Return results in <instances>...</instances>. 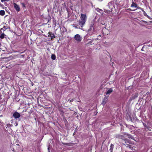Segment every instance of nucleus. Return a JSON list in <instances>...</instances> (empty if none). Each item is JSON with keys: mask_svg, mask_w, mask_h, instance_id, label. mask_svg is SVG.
<instances>
[{"mask_svg": "<svg viewBox=\"0 0 152 152\" xmlns=\"http://www.w3.org/2000/svg\"><path fill=\"white\" fill-rule=\"evenodd\" d=\"M73 100H74V99H71V100H70V102H72L73 101Z\"/></svg>", "mask_w": 152, "mask_h": 152, "instance_id": "obj_28", "label": "nucleus"}, {"mask_svg": "<svg viewBox=\"0 0 152 152\" xmlns=\"http://www.w3.org/2000/svg\"><path fill=\"white\" fill-rule=\"evenodd\" d=\"M112 152V150L111 151V152Z\"/></svg>", "mask_w": 152, "mask_h": 152, "instance_id": "obj_34", "label": "nucleus"}, {"mask_svg": "<svg viewBox=\"0 0 152 152\" xmlns=\"http://www.w3.org/2000/svg\"><path fill=\"white\" fill-rule=\"evenodd\" d=\"M21 5H22V7H25V4H24V3H21Z\"/></svg>", "mask_w": 152, "mask_h": 152, "instance_id": "obj_24", "label": "nucleus"}, {"mask_svg": "<svg viewBox=\"0 0 152 152\" xmlns=\"http://www.w3.org/2000/svg\"><path fill=\"white\" fill-rule=\"evenodd\" d=\"M95 10L98 12L100 13V14L101 15L103 14V10L101 9H100L99 8H97L95 9Z\"/></svg>", "mask_w": 152, "mask_h": 152, "instance_id": "obj_10", "label": "nucleus"}, {"mask_svg": "<svg viewBox=\"0 0 152 152\" xmlns=\"http://www.w3.org/2000/svg\"><path fill=\"white\" fill-rule=\"evenodd\" d=\"M24 55H17V57H19V58H23L24 57Z\"/></svg>", "mask_w": 152, "mask_h": 152, "instance_id": "obj_18", "label": "nucleus"}, {"mask_svg": "<svg viewBox=\"0 0 152 152\" xmlns=\"http://www.w3.org/2000/svg\"><path fill=\"white\" fill-rule=\"evenodd\" d=\"M9 0H1V2H3L4 1H9Z\"/></svg>", "mask_w": 152, "mask_h": 152, "instance_id": "obj_23", "label": "nucleus"}, {"mask_svg": "<svg viewBox=\"0 0 152 152\" xmlns=\"http://www.w3.org/2000/svg\"><path fill=\"white\" fill-rule=\"evenodd\" d=\"M5 34L4 33H3L1 34V35H0V38L1 39H3L4 37Z\"/></svg>", "mask_w": 152, "mask_h": 152, "instance_id": "obj_16", "label": "nucleus"}, {"mask_svg": "<svg viewBox=\"0 0 152 152\" xmlns=\"http://www.w3.org/2000/svg\"><path fill=\"white\" fill-rule=\"evenodd\" d=\"M129 147L131 149H133V147H132V146L131 145H129Z\"/></svg>", "mask_w": 152, "mask_h": 152, "instance_id": "obj_22", "label": "nucleus"}, {"mask_svg": "<svg viewBox=\"0 0 152 152\" xmlns=\"http://www.w3.org/2000/svg\"><path fill=\"white\" fill-rule=\"evenodd\" d=\"M14 7L16 10L17 12H19L20 11V8L19 6L16 4L14 3L13 4Z\"/></svg>", "mask_w": 152, "mask_h": 152, "instance_id": "obj_6", "label": "nucleus"}, {"mask_svg": "<svg viewBox=\"0 0 152 152\" xmlns=\"http://www.w3.org/2000/svg\"><path fill=\"white\" fill-rule=\"evenodd\" d=\"M144 15H145V16H148V15H146V14H145V13H144Z\"/></svg>", "mask_w": 152, "mask_h": 152, "instance_id": "obj_31", "label": "nucleus"}, {"mask_svg": "<svg viewBox=\"0 0 152 152\" xmlns=\"http://www.w3.org/2000/svg\"><path fill=\"white\" fill-rule=\"evenodd\" d=\"M15 126H17L18 125V123L16 122V123H15Z\"/></svg>", "mask_w": 152, "mask_h": 152, "instance_id": "obj_27", "label": "nucleus"}, {"mask_svg": "<svg viewBox=\"0 0 152 152\" xmlns=\"http://www.w3.org/2000/svg\"><path fill=\"white\" fill-rule=\"evenodd\" d=\"M13 116L16 119L19 118L20 116V115L18 113L15 112L13 114Z\"/></svg>", "mask_w": 152, "mask_h": 152, "instance_id": "obj_5", "label": "nucleus"}, {"mask_svg": "<svg viewBox=\"0 0 152 152\" xmlns=\"http://www.w3.org/2000/svg\"><path fill=\"white\" fill-rule=\"evenodd\" d=\"M5 11L4 10L0 11V15L2 16H4L5 15Z\"/></svg>", "mask_w": 152, "mask_h": 152, "instance_id": "obj_14", "label": "nucleus"}, {"mask_svg": "<svg viewBox=\"0 0 152 152\" xmlns=\"http://www.w3.org/2000/svg\"><path fill=\"white\" fill-rule=\"evenodd\" d=\"M94 24L95 22L94 20L91 22L90 26V28L88 29V31H91L92 30Z\"/></svg>", "mask_w": 152, "mask_h": 152, "instance_id": "obj_7", "label": "nucleus"}, {"mask_svg": "<svg viewBox=\"0 0 152 152\" xmlns=\"http://www.w3.org/2000/svg\"><path fill=\"white\" fill-rule=\"evenodd\" d=\"M149 94H150V93H149V92H147L146 93V94H145V95H143V97H144V96H148V95Z\"/></svg>", "mask_w": 152, "mask_h": 152, "instance_id": "obj_19", "label": "nucleus"}, {"mask_svg": "<svg viewBox=\"0 0 152 152\" xmlns=\"http://www.w3.org/2000/svg\"><path fill=\"white\" fill-rule=\"evenodd\" d=\"M138 97V94L137 93H136L134 95L132 96L129 99L128 103L130 104L131 101L137 98Z\"/></svg>", "mask_w": 152, "mask_h": 152, "instance_id": "obj_2", "label": "nucleus"}, {"mask_svg": "<svg viewBox=\"0 0 152 152\" xmlns=\"http://www.w3.org/2000/svg\"><path fill=\"white\" fill-rule=\"evenodd\" d=\"M127 136H129V137L131 136V135L130 134H126Z\"/></svg>", "mask_w": 152, "mask_h": 152, "instance_id": "obj_26", "label": "nucleus"}, {"mask_svg": "<svg viewBox=\"0 0 152 152\" xmlns=\"http://www.w3.org/2000/svg\"><path fill=\"white\" fill-rule=\"evenodd\" d=\"M17 57V55H15L14 56H11L9 57H8L9 58H10L11 59H13L16 58Z\"/></svg>", "mask_w": 152, "mask_h": 152, "instance_id": "obj_12", "label": "nucleus"}, {"mask_svg": "<svg viewBox=\"0 0 152 152\" xmlns=\"http://www.w3.org/2000/svg\"><path fill=\"white\" fill-rule=\"evenodd\" d=\"M113 92V90L112 88H110L107 91L106 93V95H109L111 93H112Z\"/></svg>", "mask_w": 152, "mask_h": 152, "instance_id": "obj_8", "label": "nucleus"}, {"mask_svg": "<svg viewBox=\"0 0 152 152\" xmlns=\"http://www.w3.org/2000/svg\"><path fill=\"white\" fill-rule=\"evenodd\" d=\"M116 137L124 140H126V139L124 137V136L121 135H117Z\"/></svg>", "mask_w": 152, "mask_h": 152, "instance_id": "obj_9", "label": "nucleus"}, {"mask_svg": "<svg viewBox=\"0 0 152 152\" xmlns=\"http://www.w3.org/2000/svg\"><path fill=\"white\" fill-rule=\"evenodd\" d=\"M131 7H137V5L136 4V3H134V2H133V1L132 2V4L131 5Z\"/></svg>", "mask_w": 152, "mask_h": 152, "instance_id": "obj_13", "label": "nucleus"}, {"mask_svg": "<svg viewBox=\"0 0 152 152\" xmlns=\"http://www.w3.org/2000/svg\"><path fill=\"white\" fill-rule=\"evenodd\" d=\"M86 18V15L82 13L81 14L80 19L79 21V25L80 26L81 29H83V27L85 24Z\"/></svg>", "mask_w": 152, "mask_h": 152, "instance_id": "obj_1", "label": "nucleus"}, {"mask_svg": "<svg viewBox=\"0 0 152 152\" xmlns=\"http://www.w3.org/2000/svg\"><path fill=\"white\" fill-rule=\"evenodd\" d=\"M143 125H144V126H145V127H146V125L145 124L143 123Z\"/></svg>", "mask_w": 152, "mask_h": 152, "instance_id": "obj_30", "label": "nucleus"}, {"mask_svg": "<svg viewBox=\"0 0 152 152\" xmlns=\"http://www.w3.org/2000/svg\"><path fill=\"white\" fill-rule=\"evenodd\" d=\"M128 10H130V11H133L135 10H132L130 8L128 9Z\"/></svg>", "mask_w": 152, "mask_h": 152, "instance_id": "obj_25", "label": "nucleus"}, {"mask_svg": "<svg viewBox=\"0 0 152 152\" xmlns=\"http://www.w3.org/2000/svg\"><path fill=\"white\" fill-rule=\"evenodd\" d=\"M51 58L53 60H54L56 58V56L54 54H52L51 56Z\"/></svg>", "mask_w": 152, "mask_h": 152, "instance_id": "obj_15", "label": "nucleus"}, {"mask_svg": "<svg viewBox=\"0 0 152 152\" xmlns=\"http://www.w3.org/2000/svg\"><path fill=\"white\" fill-rule=\"evenodd\" d=\"M75 27L76 28L81 29L80 26L79 25H77L76 26H75Z\"/></svg>", "mask_w": 152, "mask_h": 152, "instance_id": "obj_17", "label": "nucleus"}, {"mask_svg": "<svg viewBox=\"0 0 152 152\" xmlns=\"http://www.w3.org/2000/svg\"><path fill=\"white\" fill-rule=\"evenodd\" d=\"M75 39L77 41L80 42L82 39V37L78 34H77L75 35L74 37Z\"/></svg>", "mask_w": 152, "mask_h": 152, "instance_id": "obj_3", "label": "nucleus"}, {"mask_svg": "<svg viewBox=\"0 0 152 152\" xmlns=\"http://www.w3.org/2000/svg\"><path fill=\"white\" fill-rule=\"evenodd\" d=\"M23 53V52H22L20 53Z\"/></svg>", "mask_w": 152, "mask_h": 152, "instance_id": "obj_33", "label": "nucleus"}, {"mask_svg": "<svg viewBox=\"0 0 152 152\" xmlns=\"http://www.w3.org/2000/svg\"><path fill=\"white\" fill-rule=\"evenodd\" d=\"M108 97V96H105L103 99L102 102V104L103 105H104L108 101L107 98Z\"/></svg>", "mask_w": 152, "mask_h": 152, "instance_id": "obj_4", "label": "nucleus"}, {"mask_svg": "<svg viewBox=\"0 0 152 152\" xmlns=\"http://www.w3.org/2000/svg\"><path fill=\"white\" fill-rule=\"evenodd\" d=\"M136 7L137 8V9H140L144 13H145V11L143 10L140 7L137 6V7Z\"/></svg>", "mask_w": 152, "mask_h": 152, "instance_id": "obj_21", "label": "nucleus"}, {"mask_svg": "<svg viewBox=\"0 0 152 152\" xmlns=\"http://www.w3.org/2000/svg\"><path fill=\"white\" fill-rule=\"evenodd\" d=\"M48 152H50V150L49 149V147L48 148Z\"/></svg>", "mask_w": 152, "mask_h": 152, "instance_id": "obj_29", "label": "nucleus"}, {"mask_svg": "<svg viewBox=\"0 0 152 152\" xmlns=\"http://www.w3.org/2000/svg\"><path fill=\"white\" fill-rule=\"evenodd\" d=\"M92 43V41H90V42H89V43Z\"/></svg>", "mask_w": 152, "mask_h": 152, "instance_id": "obj_32", "label": "nucleus"}, {"mask_svg": "<svg viewBox=\"0 0 152 152\" xmlns=\"http://www.w3.org/2000/svg\"><path fill=\"white\" fill-rule=\"evenodd\" d=\"M49 34L50 36L51 37V39H53L55 38V36L54 34H52L51 32H49Z\"/></svg>", "mask_w": 152, "mask_h": 152, "instance_id": "obj_11", "label": "nucleus"}, {"mask_svg": "<svg viewBox=\"0 0 152 152\" xmlns=\"http://www.w3.org/2000/svg\"><path fill=\"white\" fill-rule=\"evenodd\" d=\"M114 145L113 144H111L110 146V150L112 151Z\"/></svg>", "mask_w": 152, "mask_h": 152, "instance_id": "obj_20", "label": "nucleus"}]
</instances>
